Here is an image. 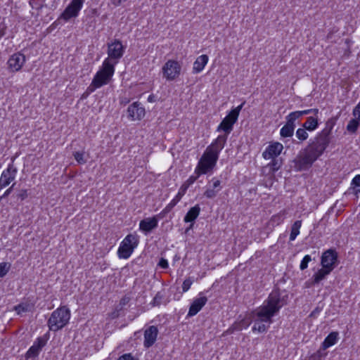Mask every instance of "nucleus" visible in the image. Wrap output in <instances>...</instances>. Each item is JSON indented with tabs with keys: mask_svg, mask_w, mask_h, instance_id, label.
Listing matches in <instances>:
<instances>
[{
	"mask_svg": "<svg viewBox=\"0 0 360 360\" xmlns=\"http://www.w3.org/2000/svg\"><path fill=\"white\" fill-rule=\"evenodd\" d=\"M82 6L83 0H72L60 15V18L68 21L72 18L77 17Z\"/></svg>",
	"mask_w": 360,
	"mask_h": 360,
	"instance_id": "obj_8",
	"label": "nucleus"
},
{
	"mask_svg": "<svg viewBox=\"0 0 360 360\" xmlns=\"http://www.w3.org/2000/svg\"><path fill=\"white\" fill-rule=\"evenodd\" d=\"M15 311L19 314L22 312L27 311V307L22 304H20L15 307Z\"/></svg>",
	"mask_w": 360,
	"mask_h": 360,
	"instance_id": "obj_44",
	"label": "nucleus"
},
{
	"mask_svg": "<svg viewBox=\"0 0 360 360\" xmlns=\"http://www.w3.org/2000/svg\"><path fill=\"white\" fill-rule=\"evenodd\" d=\"M226 143V136L219 135L206 148L195 169V174H205L213 169L219 159V153L224 148Z\"/></svg>",
	"mask_w": 360,
	"mask_h": 360,
	"instance_id": "obj_3",
	"label": "nucleus"
},
{
	"mask_svg": "<svg viewBox=\"0 0 360 360\" xmlns=\"http://www.w3.org/2000/svg\"><path fill=\"white\" fill-rule=\"evenodd\" d=\"M245 104V102L242 103L240 105H238V107L233 108V110H231L229 113L231 115H232L233 117H236V119L238 120V117L239 116V113L240 112V110H242L243 105Z\"/></svg>",
	"mask_w": 360,
	"mask_h": 360,
	"instance_id": "obj_40",
	"label": "nucleus"
},
{
	"mask_svg": "<svg viewBox=\"0 0 360 360\" xmlns=\"http://www.w3.org/2000/svg\"><path fill=\"white\" fill-rule=\"evenodd\" d=\"M338 262V253L333 249H329L325 251L321 256V264L322 267L331 269L333 270L336 266Z\"/></svg>",
	"mask_w": 360,
	"mask_h": 360,
	"instance_id": "obj_9",
	"label": "nucleus"
},
{
	"mask_svg": "<svg viewBox=\"0 0 360 360\" xmlns=\"http://www.w3.org/2000/svg\"><path fill=\"white\" fill-rule=\"evenodd\" d=\"M17 169L13 163L9 164L6 169L4 170L0 177V188L8 186L16 176Z\"/></svg>",
	"mask_w": 360,
	"mask_h": 360,
	"instance_id": "obj_11",
	"label": "nucleus"
},
{
	"mask_svg": "<svg viewBox=\"0 0 360 360\" xmlns=\"http://www.w3.org/2000/svg\"><path fill=\"white\" fill-rule=\"evenodd\" d=\"M129 297H124L123 298L121 299L120 304L122 306H124L125 304H127L129 302Z\"/></svg>",
	"mask_w": 360,
	"mask_h": 360,
	"instance_id": "obj_53",
	"label": "nucleus"
},
{
	"mask_svg": "<svg viewBox=\"0 0 360 360\" xmlns=\"http://www.w3.org/2000/svg\"><path fill=\"white\" fill-rule=\"evenodd\" d=\"M47 338L45 337H39L34 342L33 345L27 352L26 356L27 358L36 357L39 355L41 349L46 345Z\"/></svg>",
	"mask_w": 360,
	"mask_h": 360,
	"instance_id": "obj_15",
	"label": "nucleus"
},
{
	"mask_svg": "<svg viewBox=\"0 0 360 360\" xmlns=\"http://www.w3.org/2000/svg\"><path fill=\"white\" fill-rule=\"evenodd\" d=\"M352 184L356 188H359L357 189L358 192H360V174L356 175L352 179Z\"/></svg>",
	"mask_w": 360,
	"mask_h": 360,
	"instance_id": "obj_42",
	"label": "nucleus"
},
{
	"mask_svg": "<svg viewBox=\"0 0 360 360\" xmlns=\"http://www.w3.org/2000/svg\"><path fill=\"white\" fill-rule=\"evenodd\" d=\"M335 122L332 119L326 123V127L313 139H310L305 148L300 150L292 160L296 171H307L322 155L330 143V134Z\"/></svg>",
	"mask_w": 360,
	"mask_h": 360,
	"instance_id": "obj_2",
	"label": "nucleus"
},
{
	"mask_svg": "<svg viewBox=\"0 0 360 360\" xmlns=\"http://www.w3.org/2000/svg\"><path fill=\"white\" fill-rule=\"evenodd\" d=\"M28 196L27 190V189H22L21 190L18 194L17 198L18 199H20L21 200H25Z\"/></svg>",
	"mask_w": 360,
	"mask_h": 360,
	"instance_id": "obj_43",
	"label": "nucleus"
},
{
	"mask_svg": "<svg viewBox=\"0 0 360 360\" xmlns=\"http://www.w3.org/2000/svg\"><path fill=\"white\" fill-rule=\"evenodd\" d=\"M286 124L281 129L280 134L282 137H291L295 128V121L288 115L286 117Z\"/></svg>",
	"mask_w": 360,
	"mask_h": 360,
	"instance_id": "obj_22",
	"label": "nucleus"
},
{
	"mask_svg": "<svg viewBox=\"0 0 360 360\" xmlns=\"http://www.w3.org/2000/svg\"><path fill=\"white\" fill-rule=\"evenodd\" d=\"M200 175H198V174H195V175H192L191 176L184 184L183 185L180 187L179 189H184V193H186V190L188 188V187L193 184L197 179L200 176Z\"/></svg>",
	"mask_w": 360,
	"mask_h": 360,
	"instance_id": "obj_31",
	"label": "nucleus"
},
{
	"mask_svg": "<svg viewBox=\"0 0 360 360\" xmlns=\"http://www.w3.org/2000/svg\"><path fill=\"white\" fill-rule=\"evenodd\" d=\"M308 114H311V111H309V109L304 110H299V111H295L292 112L288 115V117H290L292 120H293L295 122L296 120L299 119L300 117L303 115H306Z\"/></svg>",
	"mask_w": 360,
	"mask_h": 360,
	"instance_id": "obj_32",
	"label": "nucleus"
},
{
	"mask_svg": "<svg viewBox=\"0 0 360 360\" xmlns=\"http://www.w3.org/2000/svg\"><path fill=\"white\" fill-rule=\"evenodd\" d=\"M46 0H30V5L32 8L40 10L44 7V2Z\"/></svg>",
	"mask_w": 360,
	"mask_h": 360,
	"instance_id": "obj_35",
	"label": "nucleus"
},
{
	"mask_svg": "<svg viewBox=\"0 0 360 360\" xmlns=\"http://www.w3.org/2000/svg\"><path fill=\"white\" fill-rule=\"evenodd\" d=\"M127 0H111V3L115 6H120L122 2L126 1Z\"/></svg>",
	"mask_w": 360,
	"mask_h": 360,
	"instance_id": "obj_52",
	"label": "nucleus"
},
{
	"mask_svg": "<svg viewBox=\"0 0 360 360\" xmlns=\"http://www.w3.org/2000/svg\"><path fill=\"white\" fill-rule=\"evenodd\" d=\"M307 131V130L304 127L297 129L296 131V137L301 141L307 140L309 136Z\"/></svg>",
	"mask_w": 360,
	"mask_h": 360,
	"instance_id": "obj_33",
	"label": "nucleus"
},
{
	"mask_svg": "<svg viewBox=\"0 0 360 360\" xmlns=\"http://www.w3.org/2000/svg\"><path fill=\"white\" fill-rule=\"evenodd\" d=\"M184 189H179L176 196L171 202L158 214L160 219H163L173 209V207L181 200L184 195Z\"/></svg>",
	"mask_w": 360,
	"mask_h": 360,
	"instance_id": "obj_19",
	"label": "nucleus"
},
{
	"mask_svg": "<svg viewBox=\"0 0 360 360\" xmlns=\"http://www.w3.org/2000/svg\"><path fill=\"white\" fill-rule=\"evenodd\" d=\"M288 302V295L277 288L274 289L263 304L251 311L248 318H244L236 323V329L241 330L254 323L252 330L260 333L267 331L273 323V317Z\"/></svg>",
	"mask_w": 360,
	"mask_h": 360,
	"instance_id": "obj_1",
	"label": "nucleus"
},
{
	"mask_svg": "<svg viewBox=\"0 0 360 360\" xmlns=\"http://www.w3.org/2000/svg\"><path fill=\"white\" fill-rule=\"evenodd\" d=\"M208 62V56L205 54L198 56L193 63V73L197 74L200 72Z\"/></svg>",
	"mask_w": 360,
	"mask_h": 360,
	"instance_id": "obj_23",
	"label": "nucleus"
},
{
	"mask_svg": "<svg viewBox=\"0 0 360 360\" xmlns=\"http://www.w3.org/2000/svg\"><path fill=\"white\" fill-rule=\"evenodd\" d=\"M236 324H233V326H231L226 332L225 333L226 334H231L233 333L235 330H237L236 329Z\"/></svg>",
	"mask_w": 360,
	"mask_h": 360,
	"instance_id": "obj_50",
	"label": "nucleus"
},
{
	"mask_svg": "<svg viewBox=\"0 0 360 360\" xmlns=\"http://www.w3.org/2000/svg\"><path fill=\"white\" fill-rule=\"evenodd\" d=\"M302 127L305 128L307 131H314L319 126L318 117H309L307 121L302 125Z\"/></svg>",
	"mask_w": 360,
	"mask_h": 360,
	"instance_id": "obj_27",
	"label": "nucleus"
},
{
	"mask_svg": "<svg viewBox=\"0 0 360 360\" xmlns=\"http://www.w3.org/2000/svg\"><path fill=\"white\" fill-rule=\"evenodd\" d=\"M124 54V46L120 40L115 39L113 42L108 44V59L115 60L113 64H116L120 58L122 57Z\"/></svg>",
	"mask_w": 360,
	"mask_h": 360,
	"instance_id": "obj_10",
	"label": "nucleus"
},
{
	"mask_svg": "<svg viewBox=\"0 0 360 360\" xmlns=\"http://www.w3.org/2000/svg\"><path fill=\"white\" fill-rule=\"evenodd\" d=\"M333 270L331 269H327L325 267H322L319 269L316 273H315L312 276V283L317 284L321 282L322 280L325 279L328 275L330 274Z\"/></svg>",
	"mask_w": 360,
	"mask_h": 360,
	"instance_id": "obj_26",
	"label": "nucleus"
},
{
	"mask_svg": "<svg viewBox=\"0 0 360 360\" xmlns=\"http://www.w3.org/2000/svg\"><path fill=\"white\" fill-rule=\"evenodd\" d=\"M128 118L132 121L142 120L146 114V110L139 102H134L127 108Z\"/></svg>",
	"mask_w": 360,
	"mask_h": 360,
	"instance_id": "obj_12",
	"label": "nucleus"
},
{
	"mask_svg": "<svg viewBox=\"0 0 360 360\" xmlns=\"http://www.w3.org/2000/svg\"><path fill=\"white\" fill-rule=\"evenodd\" d=\"M88 96H86V92L82 95V98H86Z\"/></svg>",
	"mask_w": 360,
	"mask_h": 360,
	"instance_id": "obj_57",
	"label": "nucleus"
},
{
	"mask_svg": "<svg viewBox=\"0 0 360 360\" xmlns=\"http://www.w3.org/2000/svg\"><path fill=\"white\" fill-rule=\"evenodd\" d=\"M237 119L236 117H233L232 115L229 113L221 121L219 125L217 127V131H224L226 136L228 134L231 133L233 130V124L237 122Z\"/></svg>",
	"mask_w": 360,
	"mask_h": 360,
	"instance_id": "obj_14",
	"label": "nucleus"
},
{
	"mask_svg": "<svg viewBox=\"0 0 360 360\" xmlns=\"http://www.w3.org/2000/svg\"><path fill=\"white\" fill-rule=\"evenodd\" d=\"M101 86H96L94 85V81L91 82V84L87 87L86 90V96H89L90 94L94 92L96 89L100 88Z\"/></svg>",
	"mask_w": 360,
	"mask_h": 360,
	"instance_id": "obj_45",
	"label": "nucleus"
},
{
	"mask_svg": "<svg viewBox=\"0 0 360 360\" xmlns=\"http://www.w3.org/2000/svg\"><path fill=\"white\" fill-rule=\"evenodd\" d=\"M200 212V207L199 205H195L192 207L186 213L184 218V221L186 223H194L195 219L198 218Z\"/></svg>",
	"mask_w": 360,
	"mask_h": 360,
	"instance_id": "obj_24",
	"label": "nucleus"
},
{
	"mask_svg": "<svg viewBox=\"0 0 360 360\" xmlns=\"http://www.w3.org/2000/svg\"><path fill=\"white\" fill-rule=\"evenodd\" d=\"M193 224L194 223H191V224L189 225V226L188 228H186V231H185V233H187L191 229H193Z\"/></svg>",
	"mask_w": 360,
	"mask_h": 360,
	"instance_id": "obj_56",
	"label": "nucleus"
},
{
	"mask_svg": "<svg viewBox=\"0 0 360 360\" xmlns=\"http://www.w3.org/2000/svg\"><path fill=\"white\" fill-rule=\"evenodd\" d=\"M322 354L321 350H318L316 352L311 354L309 357V360H321Z\"/></svg>",
	"mask_w": 360,
	"mask_h": 360,
	"instance_id": "obj_46",
	"label": "nucleus"
},
{
	"mask_svg": "<svg viewBox=\"0 0 360 360\" xmlns=\"http://www.w3.org/2000/svg\"><path fill=\"white\" fill-rule=\"evenodd\" d=\"M311 261V257L310 255H305L303 259H302L301 261V263H300V269L301 270H304L307 268L308 266V264L309 262Z\"/></svg>",
	"mask_w": 360,
	"mask_h": 360,
	"instance_id": "obj_36",
	"label": "nucleus"
},
{
	"mask_svg": "<svg viewBox=\"0 0 360 360\" xmlns=\"http://www.w3.org/2000/svg\"><path fill=\"white\" fill-rule=\"evenodd\" d=\"M283 149V146L278 142L270 144L266 150L263 152L262 156L266 160H269L273 158H277Z\"/></svg>",
	"mask_w": 360,
	"mask_h": 360,
	"instance_id": "obj_16",
	"label": "nucleus"
},
{
	"mask_svg": "<svg viewBox=\"0 0 360 360\" xmlns=\"http://www.w3.org/2000/svg\"><path fill=\"white\" fill-rule=\"evenodd\" d=\"M117 360H138V359L134 357L131 353H127L121 355Z\"/></svg>",
	"mask_w": 360,
	"mask_h": 360,
	"instance_id": "obj_41",
	"label": "nucleus"
},
{
	"mask_svg": "<svg viewBox=\"0 0 360 360\" xmlns=\"http://www.w3.org/2000/svg\"><path fill=\"white\" fill-rule=\"evenodd\" d=\"M158 334V328L155 326H150L144 332L143 345L146 348L151 347L156 341Z\"/></svg>",
	"mask_w": 360,
	"mask_h": 360,
	"instance_id": "obj_17",
	"label": "nucleus"
},
{
	"mask_svg": "<svg viewBox=\"0 0 360 360\" xmlns=\"http://www.w3.org/2000/svg\"><path fill=\"white\" fill-rule=\"evenodd\" d=\"M302 226V221L301 220H297L295 221L292 226H291V231L290 234V240L292 241L295 240L296 237L300 234V229Z\"/></svg>",
	"mask_w": 360,
	"mask_h": 360,
	"instance_id": "obj_28",
	"label": "nucleus"
},
{
	"mask_svg": "<svg viewBox=\"0 0 360 360\" xmlns=\"http://www.w3.org/2000/svg\"><path fill=\"white\" fill-rule=\"evenodd\" d=\"M74 158L76 161L81 165L86 163V160L84 159V153L82 152H75L74 153Z\"/></svg>",
	"mask_w": 360,
	"mask_h": 360,
	"instance_id": "obj_39",
	"label": "nucleus"
},
{
	"mask_svg": "<svg viewBox=\"0 0 360 360\" xmlns=\"http://www.w3.org/2000/svg\"><path fill=\"white\" fill-rule=\"evenodd\" d=\"M359 122L360 120L357 117L356 119H352L347 125V130L351 134L356 133L360 125Z\"/></svg>",
	"mask_w": 360,
	"mask_h": 360,
	"instance_id": "obj_29",
	"label": "nucleus"
},
{
	"mask_svg": "<svg viewBox=\"0 0 360 360\" xmlns=\"http://www.w3.org/2000/svg\"><path fill=\"white\" fill-rule=\"evenodd\" d=\"M157 101V97L154 94H150L148 97V101L150 103H154Z\"/></svg>",
	"mask_w": 360,
	"mask_h": 360,
	"instance_id": "obj_54",
	"label": "nucleus"
},
{
	"mask_svg": "<svg viewBox=\"0 0 360 360\" xmlns=\"http://www.w3.org/2000/svg\"><path fill=\"white\" fill-rule=\"evenodd\" d=\"M271 159V161L268 164L267 166L273 172H275L281 168L282 165V160L281 159H277L276 158H273Z\"/></svg>",
	"mask_w": 360,
	"mask_h": 360,
	"instance_id": "obj_30",
	"label": "nucleus"
},
{
	"mask_svg": "<svg viewBox=\"0 0 360 360\" xmlns=\"http://www.w3.org/2000/svg\"><path fill=\"white\" fill-rule=\"evenodd\" d=\"M163 298H164V295L162 292H158L155 295V296L154 297V298L153 300V302H152V304L153 306H159V305H160Z\"/></svg>",
	"mask_w": 360,
	"mask_h": 360,
	"instance_id": "obj_37",
	"label": "nucleus"
},
{
	"mask_svg": "<svg viewBox=\"0 0 360 360\" xmlns=\"http://www.w3.org/2000/svg\"><path fill=\"white\" fill-rule=\"evenodd\" d=\"M26 61L25 56L20 52L13 53L9 58L7 64L8 68L13 72L19 71Z\"/></svg>",
	"mask_w": 360,
	"mask_h": 360,
	"instance_id": "obj_13",
	"label": "nucleus"
},
{
	"mask_svg": "<svg viewBox=\"0 0 360 360\" xmlns=\"http://www.w3.org/2000/svg\"><path fill=\"white\" fill-rule=\"evenodd\" d=\"M181 67L180 64L174 60H169L162 67L163 77L167 80H174L180 75Z\"/></svg>",
	"mask_w": 360,
	"mask_h": 360,
	"instance_id": "obj_7",
	"label": "nucleus"
},
{
	"mask_svg": "<svg viewBox=\"0 0 360 360\" xmlns=\"http://www.w3.org/2000/svg\"><path fill=\"white\" fill-rule=\"evenodd\" d=\"M158 219L160 218L157 214L151 218H147L141 220L139 223L140 230L146 233H150L153 229L158 226Z\"/></svg>",
	"mask_w": 360,
	"mask_h": 360,
	"instance_id": "obj_18",
	"label": "nucleus"
},
{
	"mask_svg": "<svg viewBox=\"0 0 360 360\" xmlns=\"http://www.w3.org/2000/svg\"><path fill=\"white\" fill-rule=\"evenodd\" d=\"M84 1V0H83V2Z\"/></svg>",
	"mask_w": 360,
	"mask_h": 360,
	"instance_id": "obj_58",
	"label": "nucleus"
},
{
	"mask_svg": "<svg viewBox=\"0 0 360 360\" xmlns=\"http://www.w3.org/2000/svg\"><path fill=\"white\" fill-rule=\"evenodd\" d=\"M212 184L209 185L207 188L204 193V196H205L207 198H214L217 193L221 190V187L220 186L221 181L219 179H217L216 178H213L212 179Z\"/></svg>",
	"mask_w": 360,
	"mask_h": 360,
	"instance_id": "obj_21",
	"label": "nucleus"
},
{
	"mask_svg": "<svg viewBox=\"0 0 360 360\" xmlns=\"http://www.w3.org/2000/svg\"><path fill=\"white\" fill-rule=\"evenodd\" d=\"M15 186V184H13L10 188H8L5 192L3 194L2 196L0 197V200L2 199L3 198H6L7 196H8L12 192L13 189V187Z\"/></svg>",
	"mask_w": 360,
	"mask_h": 360,
	"instance_id": "obj_49",
	"label": "nucleus"
},
{
	"mask_svg": "<svg viewBox=\"0 0 360 360\" xmlns=\"http://www.w3.org/2000/svg\"><path fill=\"white\" fill-rule=\"evenodd\" d=\"M115 72V64H112L108 58H106L102 68L95 75L92 81L96 86H103L107 84L111 79Z\"/></svg>",
	"mask_w": 360,
	"mask_h": 360,
	"instance_id": "obj_5",
	"label": "nucleus"
},
{
	"mask_svg": "<svg viewBox=\"0 0 360 360\" xmlns=\"http://www.w3.org/2000/svg\"><path fill=\"white\" fill-rule=\"evenodd\" d=\"M158 266L162 269H167L169 266L167 260L165 258H161L158 262Z\"/></svg>",
	"mask_w": 360,
	"mask_h": 360,
	"instance_id": "obj_47",
	"label": "nucleus"
},
{
	"mask_svg": "<svg viewBox=\"0 0 360 360\" xmlns=\"http://www.w3.org/2000/svg\"><path fill=\"white\" fill-rule=\"evenodd\" d=\"M11 264L9 262L0 263V278L5 276L11 269Z\"/></svg>",
	"mask_w": 360,
	"mask_h": 360,
	"instance_id": "obj_34",
	"label": "nucleus"
},
{
	"mask_svg": "<svg viewBox=\"0 0 360 360\" xmlns=\"http://www.w3.org/2000/svg\"><path fill=\"white\" fill-rule=\"evenodd\" d=\"M322 307L317 306L310 314L309 316L315 318L316 317L319 313L321 311Z\"/></svg>",
	"mask_w": 360,
	"mask_h": 360,
	"instance_id": "obj_48",
	"label": "nucleus"
},
{
	"mask_svg": "<svg viewBox=\"0 0 360 360\" xmlns=\"http://www.w3.org/2000/svg\"><path fill=\"white\" fill-rule=\"evenodd\" d=\"M338 335L339 334L338 332H331L329 333L325 338L324 341L322 342L321 349L325 350L327 348L334 345L338 340Z\"/></svg>",
	"mask_w": 360,
	"mask_h": 360,
	"instance_id": "obj_25",
	"label": "nucleus"
},
{
	"mask_svg": "<svg viewBox=\"0 0 360 360\" xmlns=\"http://www.w3.org/2000/svg\"><path fill=\"white\" fill-rule=\"evenodd\" d=\"M139 236L136 234H128L121 242L117 250L120 259H128L139 245Z\"/></svg>",
	"mask_w": 360,
	"mask_h": 360,
	"instance_id": "obj_6",
	"label": "nucleus"
},
{
	"mask_svg": "<svg viewBox=\"0 0 360 360\" xmlns=\"http://www.w3.org/2000/svg\"><path fill=\"white\" fill-rule=\"evenodd\" d=\"M207 302L206 297H200L195 299L190 306L188 316H193L197 314Z\"/></svg>",
	"mask_w": 360,
	"mask_h": 360,
	"instance_id": "obj_20",
	"label": "nucleus"
},
{
	"mask_svg": "<svg viewBox=\"0 0 360 360\" xmlns=\"http://www.w3.org/2000/svg\"><path fill=\"white\" fill-rule=\"evenodd\" d=\"M70 311L66 306L60 307L54 310L48 320L50 330L58 331L65 327L70 321Z\"/></svg>",
	"mask_w": 360,
	"mask_h": 360,
	"instance_id": "obj_4",
	"label": "nucleus"
},
{
	"mask_svg": "<svg viewBox=\"0 0 360 360\" xmlns=\"http://www.w3.org/2000/svg\"><path fill=\"white\" fill-rule=\"evenodd\" d=\"M359 113H360V108L359 109H357V105L354 108L353 110V115L354 117H356L358 118L359 120H360V117H359Z\"/></svg>",
	"mask_w": 360,
	"mask_h": 360,
	"instance_id": "obj_51",
	"label": "nucleus"
},
{
	"mask_svg": "<svg viewBox=\"0 0 360 360\" xmlns=\"http://www.w3.org/2000/svg\"><path fill=\"white\" fill-rule=\"evenodd\" d=\"M309 111H311V113L314 114V115H316V117H317V115L319 114V112L318 108H311V109H309Z\"/></svg>",
	"mask_w": 360,
	"mask_h": 360,
	"instance_id": "obj_55",
	"label": "nucleus"
},
{
	"mask_svg": "<svg viewBox=\"0 0 360 360\" xmlns=\"http://www.w3.org/2000/svg\"><path fill=\"white\" fill-rule=\"evenodd\" d=\"M193 282V280L191 277L184 280V281L183 282V284H182L183 292H186L189 290Z\"/></svg>",
	"mask_w": 360,
	"mask_h": 360,
	"instance_id": "obj_38",
	"label": "nucleus"
}]
</instances>
